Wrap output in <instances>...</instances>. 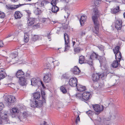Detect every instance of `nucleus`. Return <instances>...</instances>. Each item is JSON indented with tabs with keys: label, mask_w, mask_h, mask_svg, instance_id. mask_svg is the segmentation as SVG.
<instances>
[{
	"label": "nucleus",
	"mask_w": 125,
	"mask_h": 125,
	"mask_svg": "<svg viewBox=\"0 0 125 125\" xmlns=\"http://www.w3.org/2000/svg\"><path fill=\"white\" fill-rule=\"evenodd\" d=\"M35 19L34 18H29L28 20V24L29 26H31L33 25L35 22Z\"/></svg>",
	"instance_id": "nucleus-26"
},
{
	"label": "nucleus",
	"mask_w": 125,
	"mask_h": 125,
	"mask_svg": "<svg viewBox=\"0 0 125 125\" xmlns=\"http://www.w3.org/2000/svg\"><path fill=\"white\" fill-rule=\"evenodd\" d=\"M98 60L99 61L101 65L105 66L106 65L107 61L105 57L99 56Z\"/></svg>",
	"instance_id": "nucleus-11"
},
{
	"label": "nucleus",
	"mask_w": 125,
	"mask_h": 125,
	"mask_svg": "<svg viewBox=\"0 0 125 125\" xmlns=\"http://www.w3.org/2000/svg\"><path fill=\"white\" fill-rule=\"evenodd\" d=\"M86 33V32L84 31H82L81 33V35L82 36H84Z\"/></svg>",
	"instance_id": "nucleus-55"
},
{
	"label": "nucleus",
	"mask_w": 125,
	"mask_h": 125,
	"mask_svg": "<svg viewBox=\"0 0 125 125\" xmlns=\"http://www.w3.org/2000/svg\"><path fill=\"white\" fill-rule=\"evenodd\" d=\"M5 75L0 74V80L4 78L5 77Z\"/></svg>",
	"instance_id": "nucleus-51"
},
{
	"label": "nucleus",
	"mask_w": 125,
	"mask_h": 125,
	"mask_svg": "<svg viewBox=\"0 0 125 125\" xmlns=\"http://www.w3.org/2000/svg\"><path fill=\"white\" fill-rule=\"evenodd\" d=\"M39 26L38 24L35 25L33 26V28L34 29H37L39 27Z\"/></svg>",
	"instance_id": "nucleus-54"
},
{
	"label": "nucleus",
	"mask_w": 125,
	"mask_h": 125,
	"mask_svg": "<svg viewBox=\"0 0 125 125\" xmlns=\"http://www.w3.org/2000/svg\"><path fill=\"white\" fill-rule=\"evenodd\" d=\"M87 60H85V59L84 58V57L82 55L80 56L79 57V63L80 64H82L83 63H86L85 62Z\"/></svg>",
	"instance_id": "nucleus-27"
},
{
	"label": "nucleus",
	"mask_w": 125,
	"mask_h": 125,
	"mask_svg": "<svg viewBox=\"0 0 125 125\" xmlns=\"http://www.w3.org/2000/svg\"><path fill=\"white\" fill-rule=\"evenodd\" d=\"M60 90L61 91L63 94H65L67 92V91L64 86H61L60 87Z\"/></svg>",
	"instance_id": "nucleus-34"
},
{
	"label": "nucleus",
	"mask_w": 125,
	"mask_h": 125,
	"mask_svg": "<svg viewBox=\"0 0 125 125\" xmlns=\"http://www.w3.org/2000/svg\"><path fill=\"white\" fill-rule=\"evenodd\" d=\"M22 5V4L14 5H6V8L8 10H13L15 8H18Z\"/></svg>",
	"instance_id": "nucleus-16"
},
{
	"label": "nucleus",
	"mask_w": 125,
	"mask_h": 125,
	"mask_svg": "<svg viewBox=\"0 0 125 125\" xmlns=\"http://www.w3.org/2000/svg\"><path fill=\"white\" fill-rule=\"evenodd\" d=\"M82 96H83V94H82L81 93H78L76 95V96L77 98L83 101Z\"/></svg>",
	"instance_id": "nucleus-37"
},
{
	"label": "nucleus",
	"mask_w": 125,
	"mask_h": 125,
	"mask_svg": "<svg viewBox=\"0 0 125 125\" xmlns=\"http://www.w3.org/2000/svg\"><path fill=\"white\" fill-rule=\"evenodd\" d=\"M99 55L95 52H93L90 55V58L88 60H87L85 62H86L90 65H92L93 64V61L95 60L98 59Z\"/></svg>",
	"instance_id": "nucleus-2"
},
{
	"label": "nucleus",
	"mask_w": 125,
	"mask_h": 125,
	"mask_svg": "<svg viewBox=\"0 0 125 125\" xmlns=\"http://www.w3.org/2000/svg\"><path fill=\"white\" fill-rule=\"evenodd\" d=\"M11 112L13 113H17L19 112V110L17 108H13L12 109V112Z\"/></svg>",
	"instance_id": "nucleus-39"
},
{
	"label": "nucleus",
	"mask_w": 125,
	"mask_h": 125,
	"mask_svg": "<svg viewBox=\"0 0 125 125\" xmlns=\"http://www.w3.org/2000/svg\"><path fill=\"white\" fill-rule=\"evenodd\" d=\"M46 19H43L42 20V22L43 23H44L46 21Z\"/></svg>",
	"instance_id": "nucleus-62"
},
{
	"label": "nucleus",
	"mask_w": 125,
	"mask_h": 125,
	"mask_svg": "<svg viewBox=\"0 0 125 125\" xmlns=\"http://www.w3.org/2000/svg\"><path fill=\"white\" fill-rule=\"evenodd\" d=\"M5 16V14L4 12L0 11V18H4Z\"/></svg>",
	"instance_id": "nucleus-40"
},
{
	"label": "nucleus",
	"mask_w": 125,
	"mask_h": 125,
	"mask_svg": "<svg viewBox=\"0 0 125 125\" xmlns=\"http://www.w3.org/2000/svg\"><path fill=\"white\" fill-rule=\"evenodd\" d=\"M3 45V44L2 41L0 40V47H2Z\"/></svg>",
	"instance_id": "nucleus-57"
},
{
	"label": "nucleus",
	"mask_w": 125,
	"mask_h": 125,
	"mask_svg": "<svg viewBox=\"0 0 125 125\" xmlns=\"http://www.w3.org/2000/svg\"><path fill=\"white\" fill-rule=\"evenodd\" d=\"M17 56V55L16 54L13 53H12L10 54V57L11 58L13 59L16 58Z\"/></svg>",
	"instance_id": "nucleus-44"
},
{
	"label": "nucleus",
	"mask_w": 125,
	"mask_h": 125,
	"mask_svg": "<svg viewBox=\"0 0 125 125\" xmlns=\"http://www.w3.org/2000/svg\"><path fill=\"white\" fill-rule=\"evenodd\" d=\"M77 90L80 92H82L85 91L86 89L85 87L78 84L76 87Z\"/></svg>",
	"instance_id": "nucleus-21"
},
{
	"label": "nucleus",
	"mask_w": 125,
	"mask_h": 125,
	"mask_svg": "<svg viewBox=\"0 0 125 125\" xmlns=\"http://www.w3.org/2000/svg\"><path fill=\"white\" fill-rule=\"evenodd\" d=\"M12 34H10L7 37H6V38H9V37L11 36H12Z\"/></svg>",
	"instance_id": "nucleus-64"
},
{
	"label": "nucleus",
	"mask_w": 125,
	"mask_h": 125,
	"mask_svg": "<svg viewBox=\"0 0 125 125\" xmlns=\"http://www.w3.org/2000/svg\"><path fill=\"white\" fill-rule=\"evenodd\" d=\"M0 74L5 75L6 73H5L4 69H0Z\"/></svg>",
	"instance_id": "nucleus-42"
},
{
	"label": "nucleus",
	"mask_w": 125,
	"mask_h": 125,
	"mask_svg": "<svg viewBox=\"0 0 125 125\" xmlns=\"http://www.w3.org/2000/svg\"><path fill=\"white\" fill-rule=\"evenodd\" d=\"M64 38L65 42V51L68 50L70 48V45L69 44V38L68 34L66 33L64 34Z\"/></svg>",
	"instance_id": "nucleus-4"
},
{
	"label": "nucleus",
	"mask_w": 125,
	"mask_h": 125,
	"mask_svg": "<svg viewBox=\"0 0 125 125\" xmlns=\"http://www.w3.org/2000/svg\"><path fill=\"white\" fill-rule=\"evenodd\" d=\"M119 62L117 60L114 61L112 64V67L114 68H116L119 65Z\"/></svg>",
	"instance_id": "nucleus-25"
},
{
	"label": "nucleus",
	"mask_w": 125,
	"mask_h": 125,
	"mask_svg": "<svg viewBox=\"0 0 125 125\" xmlns=\"http://www.w3.org/2000/svg\"><path fill=\"white\" fill-rule=\"evenodd\" d=\"M80 49L79 48H76L74 49L75 52L76 53H78L80 52Z\"/></svg>",
	"instance_id": "nucleus-45"
},
{
	"label": "nucleus",
	"mask_w": 125,
	"mask_h": 125,
	"mask_svg": "<svg viewBox=\"0 0 125 125\" xmlns=\"http://www.w3.org/2000/svg\"><path fill=\"white\" fill-rule=\"evenodd\" d=\"M29 40V36L27 33L25 34L24 37V41L25 42L27 43Z\"/></svg>",
	"instance_id": "nucleus-35"
},
{
	"label": "nucleus",
	"mask_w": 125,
	"mask_h": 125,
	"mask_svg": "<svg viewBox=\"0 0 125 125\" xmlns=\"http://www.w3.org/2000/svg\"><path fill=\"white\" fill-rule=\"evenodd\" d=\"M69 15V13L68 12H67L66 13V15L64 16V17L65 18H66V17L67 18Z\"/></svg>",
	"instance_id": "nucleus-56"
},
{
	"label": "nucleus",
	"mask_w": 125,
	"mask_h": 125,
	"mask_svg": "<svg viewBox=\"0 0 125 125\" xmlns=\"http://www.w3.org/2000/svg\"><path fill=\"white\" fill-rule=\"evenodd\" d=\"M54 61L53 59L52 58H47V61L46 62L45 66L49 68L48 69H51V67L52 65H54V63H53Z\"/></svg>",
	"instance_id": "nucleus-7"
},
{
	"label": "nucleus",
	"mask_w": 125,
	"mask_h": 125,
	"mask_svg": "<svg viewBox=\"0 0 125 125\" xmlns=\"http://www.w3.org/2000/svg\"><path fill=\"white\" fill-rule=\"evenodd\" d=\"M99 85L100 87H102L104 86V84L103 82H102L99 83Z\"/></svg>",
	"instance_id": "nucleus-47"
},
{
	"label": "nucleus",
	"mask_w": 125,
	"mask_h": 125,
	"mask_svg": "<svg viewBox=\"0 0 125 125\" xmlns=\"http://www.w3.org/2000/svg\"><path fill=\"white\" fill-rule=\"evenodd\" d=\"M10 115L12 118H14L16 116V114L13 113L12 112H11Z\"/></svg>",
	"instance_id": "nucleus-52"
},
{
	"label": "nucleus",
	"mask_w": 125,
	"mask_h": 125,
	"mask_svg": "<svg viewBox=\"0 0 125 125\" xmlns=\"http://www.w3.org/2000/svg\"><path fill=\"white\" fill-rule=\"evenodd\" d=\"M67 76L66 74H63L62 76V78H64L65 79L67 78Z\"/></svg>",
	"instance_id": "nucleus-50"
},
{
	"label": "nucleus",
	"mask_w": 125,
	"mask_h": 125,
	"mask_svg": "<svg viewBox=\"0 0 125 125\" xmlns=\"http://www.w3.org/2000/svg\"><path fill=\"white\" fill-rule=\"evenodd\" d=\"M71 70L73 72L74 74L75 75L78 74L80 72L79 68L76 66H75Z\"/></svg>",
	"instance_id": "nucleus-15"
},
{
	"label": "nucleus",
	"mask_w": 125,
	"mask_h": 125,
	"mask_svg": "<svg viewBox=\"0 0 125 125\" xmlns=\"http://www.w3.org/2000/svg\"><path fill=\"white\" fill-rule=\"evenodd\" d=\"M86 113L89 115H92V112L90 110H89L88 111H86Z\"/></svg>",
	"instance_id": "nucleus-46"
},
{
	"label": "nucleus",
	"mask_w": 125,
	"mask_h": 125,
	"mask_svg": "<svg viewBox=\"0 0 125 125\" xmlns=\"http://www.w3.org/2000/svg\"><path fill=\"white\" fill-rule=\"evenodd\" d=\"M104 74L102 73V74H100V78L101 77L102 78L104 77Z\"/></svg>",
	"instance_id": "nucleus-59"
},
{
	"label": "nucleus",
	"mask_w": 125,
	"mask_h": 125,
	"mask_svg": "<svg viewBox=\"0 0 125 125\" xmlns=\"http://www.w3.org/2000/svg\"><path fill=\"white\" fill-rule=\"evenodd\" d=\"M59 10V9L56 6H52V12L54 13H56Z\"/></svg>",
	"instance_id": "nucleus-30"
},
{
	"label": "nucleus",
	"mask_w": 125,
	"mask_h": 125,
	"mask_svg": "<svg viewBox=\"0 0 125 125\" xmlns=\"http://www.w3.org/2000/svg\"><path fill=\"white\" fill-rule=\"evenodd\" d=\"M100 73L93 74L92 76V79L94 82H97L100 80Z\"/></svg>",
	"instance_id": "nucleus-10"
},
{
	"label": "nucleus",
	"mask_w": 125,
	"mask_h": 125,
	"mask_svg": "<svg viewBox=\"0 0 125 125\" xmlns=\"http://www.w3.org/2000/svg\"><path fill=\"white\" fill-rule=\"evenodd\" d=\"M120 48L119 46H117L113 50L114 53L115 55L116 60H117L119 61H120L121 58V53L119 51Z\"/></svg>",
	"instance_id": "nucleus-3"
},
{
	"label": "nucleus",
	"mask_w": 125,
	"mask_h": 125,
	"mask_svg": "<svg viewBox=\"0 0 125 125\" xmlns=\"http://www.w3.org/2000/svg\"><path fill=\"white\" fill-rule=\"evenodd\" d=\"M4 106V105L2 103H0V111L1 110Z\"/></svg>",
	"instance_id": "nucleus-49"
},
{
	"label": "nucleus",
	"mask_w": 125,
	"mask_h": 125,
	"mask_svg": "<svg viewBox=\"0 0 125 125\" xmlns=\"http://www.w3.org/2000/svg\"><path fill=\"white\" fill-rule=\"evenodd\" d=\"M39 38V36L37 35H34L32 37L33 40L34 41L38 40Z\"/></svg>",
	"instance_id": "nucleus-43"
},
{
	"label": "nucleus",
	"mask_w": 125,
	"mask_h": 125,
	"mask_svg": "<svg viewBox=\"0 0 125 125\" xmlns=\"http://www.w3.org/2000/svg\"><path fill=\"white\" fill-rule=\"evenodd\" d=\"M113 0H103L104 2H110ZM103 0H95L94 2L95 6L93 9L92 16V20L94 25V29L93 30V32L96 34V35H99V12L98 10V7L99 6V4L101 3Z\"/></svg>",
	"instance_id": "nucleus-1"
},
{
	"label": "nucleus",
	"mask_w": 125,
	"mask_h": 125,
	"mask_svg": "<svg viewBox=\"0 0 125 125\" xmlns=\"http://www.w3.org/2000/svg\"><path fill=\"white\" fill-rule=\"evenodd\" d=\"M22 116H17V118L20 121H21L23 119L26 118L28 115V114L26 112H24L22 114Z\"/></svg>",
	"instance_id": "nucleus-20"
},
{
	"label": "nucleus",
	"mask_w": 125,
	"mask_h": 125,
	"mask_svg": "<svg viewBox=\"0 0 125 125\" xmlns=\"http://www.w3.org/2000/svg\"><path fill=\"white\" fill-rule=\"evenodd\" d=\"M104 106L102 105H100L98 104L93 105V109L96 112H100L102 111L103 110Z\"/></svg>",
	"instance_id": "nucleus-9"
},
{
	"label": "nucleus",
	"mask_w": 125,
	"mask_h": 125,
	"mask_svg": "<svg viewBox=\"0 0 125 125\" xmlns=\"http://www.w3.org/2000/svg\"><path fill=\"white\" fill-rule=\"evenodd\" d=\"M50 33H49V35L47 37L49 39H50L51 38V37L50 36Z\"/></svg>",
	"instance_id": "nucleus-60"
},
{
	"label": "nucleus",
	"mask_w": 125,
	"mask_h": 125,
	"mask_svg": "<svg viewBox=\"0 0 125 125\" xmlns=\"http://www.w3.org/2000/svg\"><path fill=\"white\" fill-rule=\"evenodd\" d=\"M30 105L32 107H37V105L36 100H35L34 101L31 102V103Z\"/></svg>",
	"instance_id": "nucleus-32"
},
{
	"label": "nucleus",
	"mask_w": 125,
	"mask_h": 125,
	"mask_svg": "<svg viewBox=\"0 0 125 125\" xmlns=\"http://www.w3.org/2000/svg\"><path fill=\"white\" fill-rule=\"evenodd\" d=\"M27 12L28 13V15H29V16L30 15H31V12H30V11H28Z\"/></svg>",
	"instance_id": "nucleus-61"
},
{
	"label": "nucleus",
	"mask_w": 125,
	"mask_h": 125,
	"mask_svg": "<svg viewBox=\"0 0 125 125\" xmlns=\"http://www.w3.org/2000/svg\"><path fill=\"white\" fill-rule=\"evenodd\" d=\"M41 12V10L38 8H36L34 10V13L36 15L40 14Z\"/></svg>",
	"instance_id": "nucleus-33"
},
{
	"label": "nucleus",
	"mask_w": 125,
	"mask_h": 125,
	"mask_svg": "<svg viewBox=\"0 0 125 125\" xmlns=\"http://www.w3.org/2000/svg\"><path fill=\"white\" fill-rule=\"evenodd\" d=\"M22 16V13L20 11H16L15 12L14 17L16 19H20Z\"/></svg>",
	"instance_id": "nucleus-17"
},
{
	"label": "nucleus",
	"mask_w": 125,
	"mask_h": 125,
	"mask_svg": "<svg viewBox=\"0 0 125 125\" xmlns=\"http://www.w3.org/2000/svg\"><path fill=\"white\" fill-rule=\"evenodd\" d=\"M15 97L12 95H8L6 97L5 100L8 104L13 103L16 101Z\"/></svg>",
	"instance_id": "nucleus-8"
},
{
	"label": "nucleus",
	"mask_w": 125,
	"mask_h": 125,
	"mask_svg": "<svg viewBox=\"0 0 125 125\" xmlns=\"http://www.w3.org/2000/svg\"><path fill=\"white\" fill-rule=\"evenodd\" d=\"M119 6L116 7L115 8L111 10V12L112 13L115 14L118 12L119 11Z\"/></svg>",
	"instance_id": "nucleus-31"
},
{
	"label": "nucleus",
	"mask_w": 125,
	"mask_h": 125,
	"mask_svg": "<svg viewBox=\"0 0 125 125\" xmlns=\"http://www.w3.org/2000/svg\"><path fill=\"white\" fill-rule=\"evenodd\" d=\"M31 84L33 86H35L39 83H41L42 84V86L44 87V85L42 82L41 81L40 79L39 78L37 79L35 78H32L31 79Z\"/></svg>",
	"instance_id": "nucleus-5"
},
{
	"label": "nucleus",
	"mask_w": 125,
	"mask_h": 125,
	"mask_svg": "<svg viewBox=\"0 0 125 125\" xmlns=\"http://www.w3.org/2000/svg\"><path fill=\"white\" fill-rule=\"evenodd\" d=\"M50 74H47L44 76L43 77L44 81L45 83L49 82L51 80V78L50 77Z\"/></svg>",
	"instance_id": "nucleus-18"
},
{
	"label": "nucleus",
	"mask_w": 125,
	"mask_h": 125,
	"mask_svg": "<svg viewBox=\"0 0 125 125\" xmlns=\"http://www.w3.org/2000/svg\"><path fill=\"white\" fill-rule=\"evenodd\" d=\"M42 100H36V103L37 104V107H42L43 105V101Z\"/></svg>",
	"instance_id": "nucleus-29"
},
{
	"label": "nucleus",
	"mask_w": 125,
	"mask_h": 125,
	"mask_svg": "<svg viewBox=\"0 0 125 125\" xmlns=\"http://www.w3.org/2000/svg\"><path fill=\"white\" fill-rule=\"evenodd\" d=\"M58 0H52L51 2V4L52 6H56L57 1Z\"/></svg>",
	"instance_id": "nucleus-41"
},
{
	"label": "nucleus",
	"mask_w": 125,
	"mask_h": 125,
	"mask_svg": "<svg viewBox=\"0 0 125 125\" xmlns=\"http://www.w3.org/2000/svg\"><path fill=\"white\" fill-rule=\"evenodd\" d=\"M16 77L20 79L24 77V73L21 70H18L16 73Z\"/></svg>",
	"instance_id": "nucleus-13"
},
{
	"label": "nucleus",
	"mask_w": 125,
	"mask_h": 125,
	"mask_svg": "<svg viewBox=\"0 0 125 125\" xmlns=\"http://www.w3.org/2000/svg\"><path fill=\"white\" fill-rule=\"evenodd\" d=\"M40 97V93L39 92H37L34 93L33 95V97L34 100H38Z\"/></svg>",
	"instance_id": "nucleus-24"
},
{
	"label": "nucleus",
	"mask_w": 125,
	"mask_h": 125,
	"mask_svg": "<svg viewBox=\"0 0 125 125\" xmlns=\"http://www.w3.org/2000/svg\"><path fill=\"white\" fill-rule=\"evenodd\" d=\"M57 105L60 107L61 108L63 106V103L61 101H59L57 102Z\"/></svg>",
	"instance_id": "nucleus-38"
},
{
	"label": "nucleus",
	"mask_w": 125,
	"mask_h": 125,
	"mask_svg": "<svg viewBox=\"0 0 125 125\" xmlns=\"http://www.w3.org/2000/svg\"><path fill=\"white\" fill-rule=\"evenodd\" d=\"M41 94L42 97V98L43 101V102L44 103H46V100H45V93L43 91H41Z\"/></svg>",
	"instance_id": "nucleus-36"
},
{
	"label": "nucleus",
	"mask_w": 125,
	"mask_h": 125,
	"mask_svg": "<svg viewBox=\"0 0 125 125\" xmlns=\"http://www.w3.org/2000/svg\"><path fill=\"white\" fill-rule=\"evenodd\" d=\"M80 121V119L79 116V115H78L77 117L76 120L75 121V123L76 124H78V122L79 121Z\"/></svg>",
	"instance_id": "nucleus-48"
},
{
	"label": "nucleus",
	"mask_w": 125,
	"mask_h": 125,
	"mask_svg": "<svg viewBox=\"0 0 125 125\" xmlns=\"http://www.w3.org/2000/svg\"><path fill=\"white\" fill-rule=\"evenodd\" d=\"M20 82V84L22 86L26 84V79L24 77L19 79Z\"/></svg>",
	"instance_id": "nucleus-23"
},
{
	"label": "nucleus",
	"mask_w": 125,
	"mask_h": 125,
	"mask_svg": "<svg viewBox=\"0 0 125 125\" xmlns=\"http://www.w3.org/2000/svg\"><path fill=\"white\" fill-rule=\"evenodd\" d=\"M49 2L46 0H42V1H40L38 3V5L40 7H43Z\"/></svg>",
	"instance_id": "nucleus-19"
},
{
	"label": "nucleus",
	"mask_w": 125,
	"mask_h": 125,
	"mask_svg": "<svg viewBox=\"0 0 125 125\" xmlns=\"http://www.w3.org/2000/svg\"><path fill=\"white\" fill-rule=\"evenodd\" d=\"M122 21L116 20L115 22V27L117 30H120L122 26Z\"/></svg>",
	"instance_id": "nucleus-14"
},
{
	"label": "nucleus",
	"mask_w": 125,
	"mask_h": 125,
	"mask_svg": "<svg viewBox=\"0 0 125 125\" xmlns=\"http://www.w3.org/2000/svg\"><path fill=\"white\" fill-rule=\"evenodd\" d=\"M113 115L114 116L115 118H116L117 117V113H115L113 114Z\"/></svg>",
	"instance_id": "nucleus-58"
},
{
	"label": "nucleus",
	"mask_w": 125,
	"mask_h": 125,
	"mask_svg": "<svg viewBox=\"0 0 125 125\" xmlns=\"http://www.w3.org/2000/svg\"><path fill=\"white\" fill-rule=\"evenodd\" d=\"M30 76V73L29 72H26V76L27 77H29Z\"/></svg>",
	"instance_id": "nucleus-53"
},
{
	"label": "nucleus",
	"mask_w": 125,
	"mask_h": 125,
	"mask_svg": "<svg viewBox=\"0 0 125 125\" xmlns=\"http://www.w3.org/2000/svg\"><path fill=\"white\" fill-rule=\"evenodd\" d=\"M8 112H1L0 113V118L3 119H6L7 118Z\"/></svg>",
	"instance_id": "nucleus-22"
},
{
	"label": "nucleus",
	"mask_w": 125,
	"mask_h": 125,
	"mask_svg": "<svg viewBox=\"0 0 125 125\" xmlns=\"http://www.w3.org/2000/svg\"><path fill=\"white\" fill-rule=\"evenodd\" d=\"M14 85L13 84H9V86H10V87H11V88H12V85Z\"/></svg>",
	"instance_id": "nucleus-63"
},
{
	"label": "nucleus",
	"mask_w": 125,
	"mask_h": 125,
	"mask_svg": "<svg viewBox=\"0 0 125 125\" xmlns=\"http://www.w3.org/2000/svg\"><path fill=\"white\" fill-rule=\"evenodd\" d=\"M90 95V93L89 92H83L82 96L83 101L88 100L89 99Z\"/></svg>",
	"instance_id": "nucleus-12"
},
{
	"label": "nucleus",
	"mask_w": 125,
	"mask_h": 125,
	"mask_svg": "<svg viewBox=\"0 0 125 125\" xmlns=\"http://www.w3.org/2000/svg\"><path fill=\"white\" fill-rule=\"evenodd\" d=\"M69 84L72 87H77V81L75 78H71L69 81Z\"/></svg>",
	"instance_id": "nucleus-6"
},
{
	"label": "nucleus",
	"mask_w": 125,
	"mask_h": 125,
	"mask_svg": "<svg viewBox=\"0 0 125 125\" xmlns=\"http://www.w3.org/2000/svg\"><path fill=\"white\" fill-rule=\"evenodd\" d=\"M86 17L85 16L83 15L81 17L80 21V24L82 26H83L84 25V23L85 22L86 19Z\"/></svg>",
	"instance_id": "nucleus-28"
}]
</instances>
